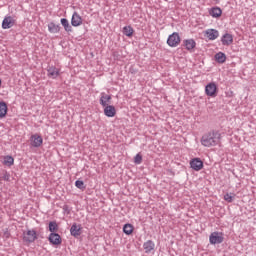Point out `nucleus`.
Masks as SVG:
<instances>
[{
    "label": "nucleus",
    "instance_id": "16",
    "mask_svg": "<svg viewBox=\"0 0 256 256\" xmlns=\"http://www.w3.org/2000/svg\"><path fill=\"white\" fill-rule=\"evenodd\" d=\"M49 241L52 245H61V236L57 233H51Z\"/></svg>",
    "mask_w": 256,
    "mask_h": 256
},
{
    "label": "nucleus",
    "instance_id": "9",
    "mask_svg": "<svg viewBox=\"0 0 256 256\" xmlns=\"http://www.w3.org/2000/svg\"><path fill=\"white\" fill-rule=\"evenodd\" d=\"M111 95L105 93V92H102L100 94V105L103 106V107H107L109 105H111Z\"/></svg>",
    "mask_w": 256,
    "mask_h": 256
},
{
    "label": "nucleus",
    "instance_id": "15",
    "mask_svg": "<svg viewBox=\"0 0 256 256\" xmlns=\"http://www.w3.org/2000/svg\"><path fill=\"white\" fill-rule=\"evenodd\" d=\"M81 224H73L70 228V233L73 237H79L81 235Z\"/></svg>",
    "mask_w": 256,
    "mask_h": 256
},
{
    "label": "nucleus",
    "instance_id": "27",
    "mask_svg": "<svg viewBox=\"0 0 256 256\" xmlns=\"http://www.w3.org/2000/svg\"><path fill=\"white\" fill-rule=\"evenodd\" d=\"M134 163L136 165H141V163H143V156L141 155V153H138L135 157H134Z\"/></svg>",
    "mask_w": 256,
    "mask_h": 256
},
{
    "label": "nucleus",
    "instance_id": "5",
    "mask_svg": "<svg viewBox=\"0 0 256 256\" xmlns=\"http://www.w3.org/2000/svg\"><path fill=\"white\" fill-rule=\"evenodd\" d=\"M37 239V232L35 230H27L23 234V241L25 243H35Z\"/></svg>",
    "mask_w": 256,
    "mask_h": 256
},
{
    "label": "nucleus",
    "instance_id": "7",
    "mask_svg": "<svg viewBox=\"0 0 256 256\" xmlns=\"http://www.w3.org/2000/svg\"><path fill=\"white\" fill-rule=\"evenodd\" d=\"M30 145L32 147H41L43 145V137L39 134H34L30 137Z\"/></svg>",
    "mask_w": 256,
    "mask_h": 256
},
{
    "label": "nucleus",
    "instance_id": "32",
    "mask_svg": "<svg viewBox=\"0 0 256 256\" xmlns=\"http://www.w3.org/2000/svg\"><path fill=\"white\" fill-rule=\"evenodd\" d=\"M1 85H2V81H1V79H0V87H1Z\"/></svg>",
    "mask_w": 256,
    "mask_h": 256
},
{
    "label": "nucleus",
    "instance_id": "4",
    "mask_svg": "<svg viewBox=\"0 0 256 256\" xmlns=\"http://www.w3.org/2000/svg\"><path fill=\"white\" fill-rule=\"evenodd\" d=\"M179 43H181V37L177 32L172 33L167 39V45L169 47H178Z\"/></svg>",
    "mask_w": 256,
    "mask_h": 256
},
{
    "label": "nucleus",
    "instance_id": "14",
    "mask_svg": "<svg viewBox=\"0 0 256 256\" xmlns=\"http://www.w3.org/2000/svg\"><path fill=\"white\" fill-rule=\"evenodd\" d=\"M183 45L187 51H193V49L197 47V42H195L193 39H186L183 41Z\"/></svg>",
    "mask_w": 256,
    "mask_h": 256
},
{
    "label": "nucleus",
    "instance_id": "29",
    "mask_svg": "<svg viewBox=\"0 0 256 256\" xmlns=\"http://www.w3.org/2000/svg\"><path fill=\"white\" fill-rule=\"evenodd\" d=\"M58 226H57V222H50L49 223V231L51 233H55V231H57Z\"/></svg>",
    "mask_w": 256,
    "mask_h": 256
},
{
    "label": "nucleus",
    "instance_id": "1",
    "mask_svg": "<svg viewBox=\"0 0 256 256\" xmlns=\"http://www.w3.org/2000/svg\"><path fill=\"white\" fill-rule=\"evenodd\" d=\"M221 143V133L219 131H210L204 134L201 138V145L203 147H215Z\"/></svg>",
    "mask_w": 256,
    "mask_h": 256
},
{
    "label": "nucleus",
    "instance_id": "21",
    "mask_svg": "<svg viewBox=\"0 0 256 256\" xmlns=\"http://www.w3.org/2000/svg\"><path fill=\"white\" fill-rule=\"evenodd\" d=\"M60 23H61L62 27H64L65 31H67V33H71V31H73L71 24H69V20H67L66 18H62L60 20Z\"/></svg>",
    "mask_w": 256,
    "mask_h": 256
},
{
    "label": "nucleus",
    "instance_id": "19",
    "mask_svg": "<svg viewBox=\"0 0 256 256\" xmlns=\"http://www.w3.org/2000/svg\"><path fill=\"white\" fill-rule=\"evenodd\" d=\"M48 31L49 33H59L61 31V26L55 24L54 22H50L48 24Z\"/></svg>",
    "mask_w": 256,
    "mask_h": 256
},
{
    "label": "nucleus",
    "instance_id": "23",
    "mask_svg": "<svg viewBox=\"0 0 256 256\" xmlns=\"http://www.w3.org/2000/svg\"><path fill=\"white\" fill-rule=\"evenodd\" d=\"M215 60L217 61V63H225V61H227V56L223 52H218L215 55Z\"/></svg>",
    "mask_w": 256,
    "mask_h": 256
},
{
    "label": "nucleus",
    "instance_id": "8",
    "mask_svg": "<svg viewBox=\"0 0 256 256\" xmlns=\"http://www.w3.org/2000/svg\"><path fill=\"white\" fill-rule=\"evenodd\" d=\"M71 25L72 27H80V25H83V18L79 13L74 12L71 18Z\"/></svg>",
    "mask_w": 256,
    "mask_h": 256
},
{
    "label": "nucleus",
    "instance_id": "24",
    "mask_svg": "<svg viewBox=\"0 0 256 256\" xmlns=\"http://www.w3.org/2000/svg\"><path fill=\"white\" fill-rule=\"evenodd\" d=\"M3 165H6V167H12V165H15V159L12 156H5Z\"/></svg>",
    "mask_w": 256,
    "mask_h": 256
},
{
    "label": "nucleus",
    "instance_id": "13",
    "mask_svg": "<svg viewBox=\"0 0 256 256\" xmlns=\"http://www.w3.org/2000/svg\"><path fill=\"white\" fill-rule=\"evenodd\" d=\"M13 25H15V20L13 19V17L7 16L4 18V20L2 22L3 29H11V27H13Z\"/></svg>",
    "mask_w": 256,
    "mask_h": 256
},
{
    "label": "nucleus",
    "instance_id": "12",
    "mask_svg": "<svg viewBox=\"0 0 256 256\" xmlns=\"http://www.w3.org/2000/svg\"><path fill=\"white\" fill-rule=\"evenodd\" d=\"M221 43L225 47H229V45H233V35L226 33L221 37Z\"/></svg>",
    "mask_w": 256,
    "mask_h": 256
},
{
    "label": "nucleus",
    "instance_id": "11",
    "mask_svg": "<svg viewBox=\"0 0 256 256\" xmlns=\"http://www.w3.org/2000/svg\"><path fill=\"white\" fill-rule=\"evenodd\" d=\"M104 115L106 117H115L117 115V109L111 104L104 106Z\"/></svg>",
    "mask_w": 256,
    "mask_h": 256
},
{
    "label": "nucleus",
    "instance_id": "10",
    "mask_svg": "<svg viewBox=\"0 0 256 256\" xmlns=\"http://www.w3.org/2000/svg\"><path fill=\"white\" fill-rule=\"evenodd\" d=\"M190 166L194 171H201L203 169V161L199 158H194L190 161Z\"/></svg>",
    "mask_w": 256,
    "mask_h": 256
},
{
    "label": "nucleus",
    "instance_id": "30",
    "mask_svg": "<svg viewBox=\"0 0 256 256\" xmlns=\"http://www.w3.org/2000/svg\"><path fill=\"white\" fill-rule=\"evenodd\" d=\"M2 179H3V181H9V179H11V175H9V173L7 171H4Z\"/></svg>",
    "mask_w": 256,
    "mask_h": 256
},
{
    "label": "nucleus",
    "instance_id": "28",
    "mask_svg": "<svg viewBox=\"0 0 256 256\" xmlns=\"http://www.w3.org/2000/svg\"><path fill=\"white\" fill-rule=\"evenodd\" d=\"M233 199H235V195L233 194H230V193H227L224 195V200L227 201V203H233Z\"/></svg>",
    "mask_w": 256,
    "mask_h": 256
},
{
    "label": "nucleus",
    "instance_id": "22",
    "mask_svg": "<svg viewBox=\"0 0 256 256\" xmlns=\"http://www.w3.org/2000/svg\"><path fill=\"white\" fill-rule=\"evenodd\" d=\"M7 103L5 102H0V119H3L4 117L7 116Z\"/></svg>",
    "mask_w": 256,
    "mask_h": 256
},
{
    "label": "nucleus",
    "instance_id": "18",
    "mask_svg": "<svg viewBox=\"0 0 256 256\" xmlns=\"http://www.w3.org/2000/svg\"><path fill=\"white\" fill-rule=\"evenodd\" d=\"M47 72H48V77H50L51 79H57L59 75V69H57L54 66H50Z\"/></svg>",
    "mask_w": 256,
    "mask_h": 256
},
{
    "label": "nucleus",
    "instance_id": "6",
    "mask_svg": "<svg viewBox=\"0 0 256 256\" xmlns=\"http://www.w3.org/2000/svg\"><path fill=\"white\" fill-rule=\"evenodd\" d=\"M203 34L208 41H215V39H219V30L216 29H207Z\"/></svg>",
    "mask_w": 256,
    "mask_h": 256
},
{
    "label": "nucleus",
    "instance_id": "2",
    "mask_svg": "<svg viewBox=\"0 0 256 256\" xmlns=\"http://www.w3.org/2000/svg\"><path fill=\"white\" fill-rule=\"evenodd\" d=\"M217 93H219V90L215 82H210L205 86V94L207 97L215 98L217 97Z\"/></svg>",
    "mask_w": 256,
    "mask_h": 256
},
{
    "label": "nucleus",
    "instance_id": "26",
    "mask_svg": "<svg viewBox=\"0 0 256 256\" xmlns=\"http://www.w3.org/2000/svg\"><path fill=\"white\" fill-rule=\"evenodd\" d=\"M123 232L126 235H131L133 233V225L131 224H125L123 227Z\"/></svg>",
    "mask_w": 256,
    "mask_h": 256
},
{
    "label": "nucleus",
    "instance_id": "3",
    "mask_svg": "<svg viewBox=\"0 0 256 256\" xmlns=\"http://www.w3.org/2000/svg\"><path fill=\"white\" fill-rule=\"evenodd\" d=\"M223 232H213L210 234L209 241L211 245H219L224 241Z\"/></svg>",
    "mask_w": 256,
    "mask_h": 256
},
{
    "label": "nucleus",
    "instance_id": "25",
    "mask_svg": "<svg viewBox=\"0 0 256 256\" xmlns=\"http://www.w3.org/2000/svg\"><path fill=\"white\" fill-rule=\"evenodd\" d=\"M123 33L126 35V37H133V33H135V31L133 30V27L125 26L123 28Z\"/></svg>",
    "mask_w": 256,
    "mask_h": 256
},
{
    "label": "nucleus",
    "instance_id": "31",
    "mask_svg": "<svg viewBox=\"0 0 256 256\" xmlns=\"http://www.w3.org/2000/svg\"><path fill=\"white\" fill-rule=\"evenodd\" d=\"M75 185H76V187H77L78 189H83L84 183H83V181H81V180H77V181L75 182Z\"/></svg>",
    "mask_w": 256,
    "mask_h": 256
},
{
    "label": "nucleus",
    "instance_id": "17",
    "mask_svg": "<svg viewBox=\"0 0 256 256\" xmlns=\"http://www.w3.org/2000/svg\"><path fill=\"white\" fill-rule=\"evenodd\" d=\"M209 14L214 19H218V17H221V15H223V10H221V8H219V7H214L212 9H210Z\"/></svg>",
    "mask_w": 256,
    "mask_h": 256
},
{
    "label": "nucleus",
    "instance_id": "20",
    "mask_svg": "<svg viewBox=\"0 0 256 256\" xmlns=\"http://www.w3.org/2000/svg\"><path fill=\"white\" fill-rule=\"evenodd\" d=\"M145 253H151L155 249V243L151 240H148L143 244Z\"/></svg>",
    "mask_w": 256,
    "mask_h": 256
}]
</instances>
